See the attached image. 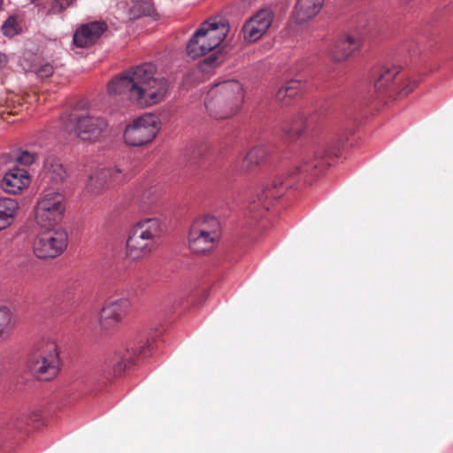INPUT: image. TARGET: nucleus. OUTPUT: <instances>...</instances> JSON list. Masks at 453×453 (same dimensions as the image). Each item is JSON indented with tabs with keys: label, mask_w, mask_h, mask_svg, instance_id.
<instances>
[{
	"label": "nucleus",
	"mask_w": 453,
	"mask_h": 453,
	"mask_svg": "<svg viewBox=\"0 0 453 453\" xmlns=\"http://www.w3.org/2000/svg\"><path fill=\"white\" fill-rule=\"evenodd\" d=\"M156 73L157 67L152 63L131 67L109 81L108 94L125 96L141 108L153 106L162 102L170 89L169 81Z\"/></svg>",
	"instance_id": "1"
},
{
	"label": "nucleus",
	"mask_w": 453,
	"mask_h": 453,
	"mask_svg": "<svg viewBox=\"0 0 453 453\" xmlns=\"http://www.w3.org/2000/svg\"><path fill=\"white\" fill-rule=\"evenodd\" d=\"M244 102L242 85L236 80L215 83L208 90L204 104L209 114L225 119L237 114Z\"/></svg>",
	"instance_id": "2"
},
{
	"label": "nucleus",
	"mask_w": 453,
	"mask_h": 453,
	"mask_svg": "<svg viewBox=\"0 0 453 453\" xmlns=\"http://www.w3.org/2000/svg\"><path fill=\"white\" fill-rule=\"evenodd\" d=\"M163 234L161 221L157 218H144L129 230L126 254L132 261L150 257L158 247Z\"/></svg>",
	"instance_id": "3"
},
{
	"label": "nucleus",
	"mask_w": 453,
	"mask_h": 453,
	"mask_svg": "<svg viewBox=\"0 0 453 453\" xmlns=\"http://www.w3.org/2000/svg\"><path fill=\"white\" fill-rule=\"evenodd\" d=\"M28 369L40 380H51L57 377L60 371V357L55 341L48 337L35 341Z\"/></svg>",
	"instance_id": "4"
},
{
	"label": "nucleus",
	"mask_w": 453,
	"mask_h": 453,
	"mask_svg": "<svg viewBox=\"0 0 453 453\" xmlns=\"http://www.w3.org/2000/svg\"><path fill=\"white\" fill-rule=\"evenodd\" d=\"M229 32V25L223 19L212 18L204 21L187 44V54L200 58L219 47Z\"/></svg>",
	"instance_id": "5"
},
{
	"label": "nucleus",
	"mask_w": 453,
	"mask_h": 453,
	"mask_svg": "<svg viewBox=\"0 0 453 453\" xmlns=\"http://www.w3.org/2000/svg\"><path fill=\"white\" fill-rule=\"evenodd\" d=\"M221 237V226L213 216L195 219L188 234L189 250L195 254H206L213 250Z\"/></svg>",
	"instance_id": "6"
},
{
	"label": "nucleus",
	"mask_w": 453,
	"mask_h": 453,
	"mask_svg": "<svg viewBox=\"0 0 453 453\" xmlns=\"http://www.w3.org/2000/svg\"><path fill=\"white\" fill-rule=\"evenodd\" d=\"M65 209V196L61 190L42 188L35 208V222L43 228L53 227L62 220Z\"/></svg>",
	"instance_id": "7"
},
{
	"label": "nucleus",
	"mask_w": 453,
	"mask_h": 453,
	"mask_svg": "<svg viewBox=\"0 0 453 453\" xmlns=\"http://www.w3.org/2000/svg\"><path fill=\"white\" fill-rule=\"evenodd\" d=\"M64 125L67 132L74 133L84 141L96 140L108 127L104 118L92 111L73 114L65 121Z\"/></svg>",
	"instance_id": "8"
},
{
	"label": "nucleus",
	"mask_w": 453,
	"mask_h": 453,
	"mask_svg": "<svg viewBox=\"0 0 453 453\" xmlns=\"http://www.w3.org/2000/svg\"><path fill=\"white\" fill-rule=\"evenodd\" d=\"M158 130V118L152 113L144 114L126 127L124 141L128 146L141 147L151 142Z\"/></svg>",
	"instance_id": "9"
},
{
	"label": "nucleus",
	"mask_w": 453,
	"mask_h": 453,
	"mask_svg": "<svg viewBox=\"0 0 453 453\" xmlns=\"http://www.w3.org/2000/svg\"><path fill=\"white\" fill-rule=\"evenodd\" d=\"M68 235L66 231L58 229L41 234L33 244L35 255L41 259L53 258L59 256L67 247Z\"/></svg>",
	"instance_id": "10"
},
{
	"label": "nucleus",
	"mask_w": 453,
	"mask_h": 453,
	"mask_svg": "<svg viewBox=\"0 0 453 453\" xmlns=\"http://www.w3.org/2000/svg\"><path fill=\"white\" fill-rule=\"evenodd\" d=\"M131 307L128 298L121 297L109 302L98 313L97 322L103 330H111L123 322Z\"/></svg>",
	"instance_id": "11"
},
{
	"label": "nucleus",
	"mask_w": 453,
	"mask_h": 453,
	"mask_svg": "<svg viewBox=\"0 0 453 453\" xmlns=\"http://www.w3.org/2000/svg\"><path fill=\"white\" fill-rule=\"evenodd\" d=\"M273 18V12L269 9L257 12L242 27L244 40L247 42L258 40L271 26Z\"/></svg>",
	"instance_id": "12"
},
{
	"label": "nucleus",
	"mask_w": 453,
	"mask_h": 453,
	"mask_svg": "<svg viewBox=\"0 0 453 453\" xmlns=\"http://www.w3.org/2000/svg\"><path fill=\"white\" fill-rule=\"evenodd\" d=\"M41 177L43 188L60 190L61 185L67 178V172L58 158L50 156L44 160Z\"/></svg>",
	"instance_id": "13"
},
{
	"label": "nucleus",
	"mask_w": 453,
	"mask_h": 453,
	"mask_svg": "<svg viewBox=\"0 0 453 453\" xmlns=\"http://www.w3.org/2000/svg\"><path fill=\"white\" fill-rule=\"evenodd\" d=\"M30 182L27 171L15 167L4 173L1 180V188L7 194L18 195L28 188Z\"/></svg>",
	"instance_id": "14"
},
{
	"label": "nucleus",
	"mask_w": 453,
	"mask_h": 453,
	"mask_svg": "<svg viewBox=\"0 0 453 453\" xmlns=\"http://www.w3.org/2000/svg\"><path fill=\"white\" fill-rule=\"evenodd\" d=\"M104 22H90L81 26L73 35V43L80 48L94 44L105 31Z\"/></svg>",
	"instance_id": "15"
},
{
	"label": "nucleus",
	"mask_w": 453,
	"mask_h": 453,
	"mask_svg": "<svg viewBox=\"0 0 453 453\" xmlns=\"http://www.w3.org/2000/svg\"><path fill=\"white\" fill-rule=\"evenodd\" d=\"M150 347L149 342L144 343L139 349L127 347L119 349L115 352L113 362V370L115 374H120L129 365L133 364L135 357L140 355H146V348Z\"/></svg>",
	"instance_id": "16"
},
{
	"label": "nucleus",
	"mask_w": 453,
	"mask_h": 453,
	"mask_svg": "<svg viewBox=\"0 0 453 453\" xmlns=\"http://www.w3.org/2000/svg\"><path fill=\"white\" fill-rule=\"evenodd\" d=\"M325 0H297L293 18L296 23H304L316 17L321 11Z\"/></svg>",
	"instance_id": "17"
},
{
	"label": "nucleus",
	"mask_w": 453,
	"mask_h": 453,
	"mask_svg": "<svg viewBox=\"0 0 453 453\" xmlns=\"http://www.w3.org/2000/svg\"><path fill=\"white\" fill-rule=\"evenodd\" d=\"M333 154L324 145L319 146L313 152V157L305 156L302 165L296 167L298 173H309L313 169H324L330 165L329 157Z\"/></svg>",
	"instance_id": "18"
},
{
	"label": "nucleus",
	"mask_w": 453,
	"mask_h": 453,
	"mask_svg": "<svg viewBox=\"0 0 453 453\" xmlns=\"http://www.w3.org/2000/svg\"><path fill=\"white\" fill-rule=\"evenodd\" d=\"M360 46V41L356 37L345 35L339 38L331 47L330 54L334 61H343Z\"/></svg>",
	"instance_id": "19"
},
{
	"label": "nucleus",
	"mask_w": 453,
	"mask_h": 453,
	"mask_svg": "<svg viewBox=\"0 0 453 453\" xmlns=\"http://www.w3.org/2000/svg\"><path fill=\"white\" fill-rule=\"evenodd\" d=\"M19 211V203L16 199L0 196V233L14 224Z\"/></svg>",
	"instance_id": "20"
},
{
	"label": "nucleus",
	"mask_w": 453,
	"mask_h": 453,
	"mask_svg": "<svg viewBox=\"0 0 453 453\" xmlns=\"http://www.w3.org/2000/svg\"><path fill=\"white\" fill-rule=\"evenodd\" d=\"M308 125L309 122L303 114L298 113L286 118L281 124V130L288 136H298Z\"/></svg>",
	"instance_id": "21"
},
{
	"label": "nucleus",
	"mask_w": 453,
	"mask_h": 453,
	"mask_svg": "<svg viewBox=\"0 0 453 453\" xmlns=\"http://www.w3.org/2000/svg\"><path fill=\"white\" fill-rule=\"evenodd\" d=\"M107 167H97L88 175L87 188L89 192L97 193L109 183Z\"/></svg>",
	"instance_id": "22"
},
{
	"label": "nucleus",
	"mask_w": 453,
	"mask_h": 453,
	"mask_svg": "<svg viewBox=\"0 0 453 453\" xmlns=\"http://www.w3.org/2000/svg\"><path fill=\"white\" fill-rule=\"evenodd\" d=\"M16 326L12 311L6 306H0V342L6 340Z\"/></svg>",
	"instance_id": "23"
},
{
	"label": "nucleus",
	"mask_w": 453,
	"mask_h": 453,
	"mask_svg": "<svg viewBox=\"0 0 453 453\" xmlns=\"http://www.w3.org/2000/svg\"><path fill=\"white\" fill-rule=\"evenodd\" d=\"M303 88V83L297 80H292L278 89L275 97L280 102H286L287 99H292L301 95Z\"/></svg>",
	"instance_id": "24"
},
{
	"label": "nucleus",
	"mask_w": 453,
	"mask_h": 453,
	"mask_svg": "<svg viewBox=\"0 0 453 453\" xmlns=\"http://www.w3.org/2000/svg\"><path fill=\"white\" fill-rule=\"evenodd\" d=\"M268 155L267 148L264 145L253 147L246 155L242 162V168L250 170L265 161Z\"/></svg>",
	"instance_id": "25"
},
{
	"label": "nucleus",
	"mask_w": 453,
	"mask_h": 453,
	"mask_svg": "<svg viewBox=\"0 0 453 453\" xmlns=\"http://www.w3.org/2000/svg\"><path fill=\"white\" fill-rule=\"evenodd\" d=\"M400 73V67L392 65L391 67L383 68L379 77L374 81V88L377 91L391 88L392 81Z\"/></svg>",
	"instance_id": "26"
},
{
	"label": "nucleus",
	"mask_w": 453,
	"mask_h": 453,
	"mask_svg": "<svg viewBox=\"0 0 453 453\" xmlns=\"http://www.w3.org/2000/svg\"><path fill=\"white\" fill-rule=\"evenodd\" d=\"M283 185L281 180H273L272 187L269 185L262 186L260 191L257 193L258 203H261L262 207L268 210L269 203L265 200L269 198H277L281 195L279 191V188Z\"/></svg>",
	"instance_id": "27"
},
{
	"label": "nucleus",
	"mask_w": 453,
	"mask_h": 453,
	"mask_svg": "<svg viewBox=\"0 0 453 453\" xmlns=\"http://www.w3.org/2000/svg\"><path fill=\"white\" fill-rule=\"evenodd\" d=\"M159 194L155 187H150L142 196L141 206L144 211L151 210L155 202L158 199Z\"/></svg>",
	"instance_id": "28"
},
{
	"label": "nucleus",
	"mask_w": 453,
	"mask_h": 453,
	"mask_svg": "<svg viewBox=\"0 0 453 453\" xmlns=\"http://www.w3.org/2000/svg\"><path fill=\"white\" fill-rule=\"evenodd\" d=\"M39 157V152L34 149L22 150L16 157V161L24 165H31Z\"/></svg>",
	"instance_id": "29"
},
{
	"label": "nucleus",
	"mask_w": 453,
	"mask_h": 453,
	"mask_svg": "<svg viewBox=\"0 0 453 453\" xmlns=\"http://www.w3.org/2000/svg\"><path fill=\"white\" fill-rule=\"evenodd\" d=\"M108 182L113 184H120L127 180V174L118 166L107 167Z\"/></svg>",
	"instance_id": "30"
},
{
	"label": "nucleus",
	"mask_w": 453,
	"mask_h": 453,
	"mask_svg": "<svg viewBox=\"0 0 453 453\" xmlns=\"http://www.w3.org/2000/svg\"><path fill=\"white\" fill-rule=\"evenodd\" d=\"M32 70L37 76L41 78H47L53 73L54 66L51 63H39L34 65L32 66Z\"/></svg>",
	"instance_id": "31"
},
{
	"label": "nucleus",
	"mask_w": 453,
	"mask_h": 453,
	"mask_svg": "<svg viewBox=\"0 0 453 453\" xmlns=\"http://www.w3.org/2000/svg\"><path fill=\"white\" fill-rule=\"evenodd\" d=\"M3 34L8 37L16 35L19 32V27L14 17H9L2 26Z\"/></svg>",
	"instance_id": "32"
},
{
	"label": "nucleus",
	"mask_w": 453,
	"mask_h": 453,
	"mask_svg": "<svg viewBox=\"0 0 453 453\" xmlns=\"http://www.w3.org/2000/svg\"><path fill=\"white\" fill-rule=\"evenodd\" d=\"M73 0H53L50 12L58 13L73 4Z\"/></svg>",
	"instance_id": "33"
},
{
	"label": "nucleus",
	"mask_w": 453,
	"mask_h": 453,
	"mask_svg": "<svg viewBox=\"0 0 453 453\" xmlns=\"http://www.w3.org/2000/svg\"><path fill=\"white\" fill-rule=\"evenodd\" d=\"M218 58L211 56L205 58L200 65L203 72H210V69L217 65Z\"/></svg>",
	"instance_id": "34"
},
{
	"label": "nucleus",
	"mask_w": 453,
	"mask_h": 453,
	"mask_svg": "<svg viewBox=\"0 0 453 453\" xmlns=\"http://www.w3.org/2000/svg\"><path fill=\"white\" fill-rule=\"evenodd\" d=\"M416 86L417 82L415 81H409L408 83L400 90V95L403 96H407Z\"/></svg>",
	"instance_id": "35"
},
{
	"label": "nucleus",
	"mask_w": 453,
	"mask_h": 453,
	"mask_svg": "<svg viewBox=\"0 0 453 453\" xmlns=\"http://www.w3.org/2000/svg\"><path fill=\"white\" fill-rule=\"evenodd\" d=\"M76 289L75 282H67L65 286L63 291L66 294L67 298H71L74 296Z\"/></svg>",
	"instance_id": "36"
},
{
	"label": "nucleus",
	"mask_w": 453,
	"mask_h": 453,
	"mask_svg": "<svg viewBox=\"0 0 453 453\" xmlns=\"http://www.w3.org/2000/svg\"><path fill=\"white\" fill-rule=\"evenodd\" d=\"M7 63V56L0 53V67L4 66Z\"/></svg>",
	"instance_id": "37"
},
{
	"label": "nucleus",
	"mask_w": 453,
	"mask_h": 453,
	"mask_svg": "<svg viewBox=\"0 0 453 453\" xmlns=\"http://www.w3.org/2000/svg\"><path fill=\"white\" fill-rule=\"evenodd\" d=\"M32 3H34L36 5H41L42 4V3H40L38 0H32Z\"/></svg>",
	"instance_id": "38"
},
{
	"label": "nucleus",
	"mask_w": 453,
	"mask_h": 453,
	"mask_svg": "<svg viewBox=\"0 0 453 453\" xmlns=\"http://www.w3.org/2000/svg\"><path fill=\"white\" fill-rule=\"evenodd\" d=\"M256 208H257V205H255V204H254V205H252V207L250 208V210H251V211H252V210H256Z\"/></svg>",
	"instance_id": "39"
}]
</instances>
